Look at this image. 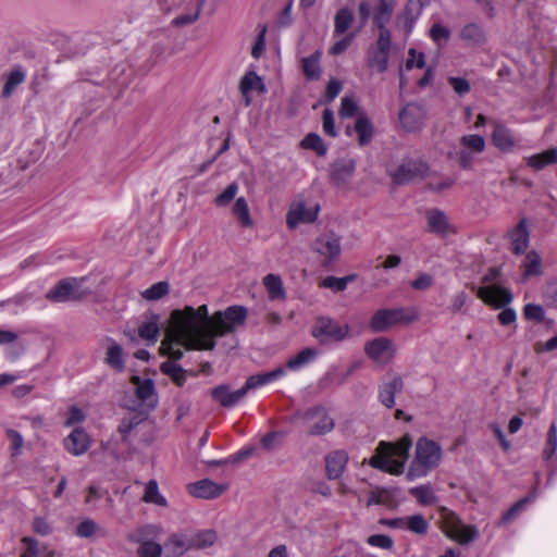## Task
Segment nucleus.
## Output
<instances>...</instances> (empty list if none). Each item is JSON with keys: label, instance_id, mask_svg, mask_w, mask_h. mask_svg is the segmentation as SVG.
I'll use <instances>...</instances> for the list:
<instances>
[{"label": "nucleus", "instance_id": "f257e3e1", "mask_svg": "<svg viewBox=\"0 0 557 557\" xmlns=\"http://www.w3.org/2000/svg\"><path fill=\"white\" fill-rule=\"evenodd\" d=\"M248 311L243 306H230L209 317L207 305L197 309L186 306L173 310L162 349L174 359H181L185 350H212L215 338L235 332L246 322Z\"/></svg>", "mask_w": 557, "mask_h": 557}, {"label": "nucleus", "instance_id": "f03ea898", "mask_svg": "<svg viewBox=\"0 0 557 557\" xmlns=\"http://www.w3.org/2000/svg\"><path fill=\"white\" fill-rule=\"evenodd\" d=\"M411 445L409 434H405L395 443L381 442L369 465L389 474L399 475L404 472Z\"/></svg>", "mask_w": 557, "mask_h": 557}, {"label": "nucleus", "instance_id": "7ed1b4c3", "mask_svg": "<svg viewBox=\"0 0 557 557\" xmlns=\"http://www.w3.org/2000/svg\"><path fill=\"white\" fill-rule=\"evenodd\" d=\"M441 446L433 440L420 437L416 443L414 455L407 471V478L414 480L428 475L442 460Z\"/></svg>", "mask_w": 557, "mask_h": 557}, {"label": "nucleus", "instance_id": "20e7f679", "mask_svg": "<svg viewBox=\"0 0 557 557\" xmlns=\"http://www.w3.org/2000/svg\"><path fill=\"white\" fill-rule=\"evenodd\" d=\"M418 318V311L413 307L381 309L372 315L370 326L374 332H383L396 324L412 323Z\"/></svg>", "mask_w": 557, "mask_h": 557}, {"label": "nucleus", "instance_id": "39448f33", "mask_svg": "<svg viewBox=\"0 0 557 557\" xmlns=\"http://www.w3.org/2000/svg\"><path fill=\"white\" fill-rule=\"evenodd\" d=\"M297 416L305 422L307 433L311 436L329 434L335 428V420L324 406H313Z\"/></svg>", "mask_w": 557, "mask_h": 557}, {"label": "nucleus", "instance_id": "423d86ee", "mask_svg": "<svg viewBox=\"0 0 557 557\" xmlns=\"http://www.w3.org/2000/svg\"><path fill=\"white\" fill-rule=\"evenodd\" d=\"M442 528L449 539L461 545L469 544L479 536L475 527L463 524L455 512L447 509L442 511Z\"/></svg>", "mask_w": 557, "mask_h": 557}, {"label": "nucleus", "instance_id": "0eeeda50", "mask_svg": "<svg viewBox=\"0 0 557 557\" xmlns=\"http://www.w3.org/2000/svg\"><path fill=\"white\" fill-rule=\"evenodd\" d=\"M160 10L171 12L184 7V12L172 20V25L182 27L195 23L200 15L205 0H156Z\"/></svg>", "mask_w": 557, "mask_h": 557}, {"label": "nucleus", "instance_id": "6e6552de", "mask_svg": "<svg viewBox=\"0 0 557 557\" xmlns=\"http://www.w3.org/2000/svg\"><path fill=\"white\" fill-rule=\"evenodd\" d=\"M159 532L158 527L147 524L131 532L127 535V540L132 543L139 544L137 549L139 557H161L163 550L162 545L152 541Z\"/></svg>", "mask_w": 557, "mask_h": 557}, {"label": "nucleus", "instance_id": "1a4fd4ad", "mask_svg": "<svg viewBox=\"0 0 557 557\" xmlns=\"http://www.w3.org/2000/svg\"><path fill=\"white\" fill-rule=\"evenodd\" d=\"M349 334V325L342 324L330 318H319L312 327V336L321 344L341 342Z\"/></svg>", "mask_w": 557, "mask_h": 557}, {"label": "nucleus", "instance_id": "9d476101", "mask_svg": "<svg viewBox=\"0 0 557 557\" xmlns=\"http://www.w3.org/2000/svg\"><path fill=\"white\" fill-rule=\"evenodd\" d=\"M311 250L321 258L323 264H329L342 252L341 237L334 232L321 234L311 243Z\"/></svg>", "mask_w": 557, "mask_h": 557}, {"label": "nucleus", "instance_id": "9b49d317", "mask_svg": "<svg viewBox=\"0 0 557 557\" xmlns=\"http://www.w3.org/2000/svg\"><path fill=\"white\" fill-rule=\"evenodd\" d=\"M319 214V206L308 207L304 199H295L286 213V225L295 230L299 224L312 223Z\"/></svg>", "mask_w": 557, "mask_h": 557}, {"label": "nucleus", "instance_id": "f8f14e48", "mask_svg": "<svg viewBox=\"0 0 557 557\" xmlns=\"http://www.w3.org/2000/svg\"><path fill=\"white\" fill-rule=\"evenodd\" d=\"M366 355L376 364L385 366L389 363L395 356V346L386 337H377L366 344Z\"/></svg>", "mask_w": 557, "mask_h": 557}, {"label": "nucleus", "instance_id": "ddd939ff", "mask_svg": "<svg viewBox=\"0 0 557 557\" xmlns=\"http://www.w3.org/2000/svg\"><path fill=\"white\" fill-rule=\"evenodd\" d=\"M428 170L429 168L423 161L409 160L391 172V177L395 184L403 185L424 177L428 174Z\"/></svg>", "mask_w": 557, "mask_h": 557}, {"label": "nucleus", "instance_id": "4468645a", "mask_svg": "<svg viewBox=\"0 0 557 557\" xmlns=\"http://www.w3.org/2000/svg\"><path fill=\"white\" fill-rule=\"evenodd\" d=\"M78 289L79 283L76 278H64L47 293L46 298L52 302L75 300L81 297Z\"/></svg>", "mask_w": 557, "mask_h": 557}, {"label": "nucleus", "instance_id": "2eb2a0df", "mask_svg": "<svg viewBox=\"0 0 557 557\" xmlns=\"http://www.w3.org/2000/svg\"><path fill=\"white\" fill-rule=\"evenodd\" d=\"M404 389V381L400 375L386 376L377 387L379 401L391 409L395 406V395Z\"/></svg>", "mask_w": 557, "mask_h": 557}, {"label": "nucleus", "instance_id": "dca6fc26", "mask_svg": "<svg viewBox=\"0 0 557 557\" xmlns=\"http://www.w3.org/2000/svg\"><path fill=\"white\" fill-rule=\"evenodd\" d=\"M478 297L486 305L496 309L503 308L512 301V294L509 289L499 285L482 286L478 289Z\"/></svg>", "mask_w": 557, "mask_h": 557}, {"label": "nucleus", "instance_id": "f3484780", "mask_svg": "<svg viewBox=\"0 0 557 557\" xmlns=\"http://www.w3.org/2000/svg\"><path fill=\"white\" fill-rule=\"evenodd\" d=\"M227 488L226 484H219L209 479H203L188 484V493L197 498L214 499L221 496Z\"/></svg>", "mask_w": 557, "mask_h": 557}, {"label": "nucleus", "instance_id": "a211bd4d", "mask_svg": "<svg viewBox=\"0 0 557 557\" xmlns=\"http://www.w3.org/2000/svg\"><path fill=\"white\" fill-rule=\"evenodd\" d=\"M424 112L419 104L408 103L399 112V123L407 132H416L421 128Z\"/></svg>", "mask_w": 557, "mask_h": 557}, {"label": "nucleus", "instance_id": "6ab92c4d", "mask_svg": "<svg viewBox=\"0 0 557 557\" xmlns=\"http://www.w3.org/2000/svg\"><path fill=\"white\" fill-rule=\"evenodd\" d=\"M493 145L503 152H511L518 146V140L513 136L510 128L500 122H494V131L492 133Z\"/></svg>", "mask_w": 557, "mask_h": 557}, {"label": "nucleus", "instance_id": "aec40b11", "mask_svg": "<svg viewBox=\"0 0 557 557\" xmlns=\"http://www.w3.org/2000/svg\"><path fill=\"white\" fill-rule=\"evenodd\" d=\"M428 231L438 236H446L455 232L444 211L440 209H430L425 213Z\"/></svg>", "mask_w": 557, "mask_h": 557}, {"label": "nucleus", "instance_id": "412c9836", "mask_svg": "<svg viewBox=\"0 0 557 557\" xmlns=\"http://www.w3.org/2000/svg\"><path fill=\"white\" fill-rule=\"evenodd\" d=\"M90 443V437L83 428H75L64 438V447L73 456L84 455L89 449Z\"/></svg>", "mask_w": 557, "mask_h": 557}, {"label": "nucleus", "instance_id": "4be33fe9", "mask_svg": "<svg viewBox=\"0 0 557 557\" xmlns=\"http://www.w3.org/2000/svg\"><path fill=\"white\" fill-rule=\"evenodd\" d=\"M239 90L244 98L245 106L248 107L251 103V92L257 91L258 94H264L267 88L263 79L255 71H247L240 78Z\"/></svg>", "mask_w": 557, "mask_h": 557}, {"label": "nucleus", "instance_id": "5701e85b", "mask_svg": "<svg viewBox=\"0 0 557 557\" xmlns=\"http://www.w3.org/2000/svg\"><path fill=\"white\" fill-rule=\"evenodd\" d=\"M507 236L511 244V251L516 255L523 253L528 249L530 243V233L527 220L521 219L519 223L508 232Z\"/></svg>", "mask_w": 557, "mask_h": 557}, {"label": "nucleus", "instance_id": "b1692460", "mask_svg": "<svg viewBox=\"0 0 557 557\" xmlns=\"http://www.w3.org/2000/svg\"><path fill=\"white\" fill-rule=\"evenodd\" d=\"M348 462V454L343 449H337L329 453L325 456V471L330 480L338 479Z\"/></svg>", "mask_w": 557, "mask_h": 557}, {"label": "nucleus", "instance_id": "393cba45", "mask_svg": "<svg viewBox=\"0 0 557 557\" xmlns=\"http://www.w3.org/2000/svg\"><path fill=\"white\" fill-rule=\"evenodd\" d=\"M422 10L423 3L421 0H408L403 12L397 17V25L409 34L422 14Z\"/></svg>", "mask_w": 557, "mask_h": 557}, {"label": "nucleus", "instance_id": "a878e982", "mask_svg": "<svg viewBox=\"0 0 557 557\" xmlns=\"http://www.w3.org/2000/svg\"><path fill=\"white\" fill-rule=\"evenodd\" d=\"M164 546L170 557H181L193 549L189 533H174L170 535Z\"/></svg>", "mask_w": 557, "mask_h": 557}, {"label": "nucleus", "instance_id": "bb28decb", "mask_svg": "<svg viewBox=\"0 0 557 557\" xmlns=\"http://www.w3.org/2000/svg\"><path fill=\"white\" fill-rule=\"evenodd\" d=\"M212 397L223 407H232L245 397V389L240 387L236 391H230L226 385H219L211 392Z\"/></svg>", "mask_w": 557, "mask_h": 557}, {"label": "nucleus", "instance_id": "cd10ccee", "mask_svg": "<svg viewBox=\"0 0 557 557\" xmlns=\"http://www.w3.org/2000/svg\"><path fill=\"white\" fill-rule=\"evenodd\" d=\"M285 375V370L283 368H277L273 371L267 372V373H259L256 375H251L247 379L245 385L243 386V389H245V395L249 389L259 388L263 385H267L269 383H272L282 376Z\"/></svg>", "mask_w": 557, "mask_h": 557}, {"label": "nucleus", "instance_id": "c85d7f7f", "mask_svg": "<svg viewBox=\"0 0 557 557\" xmlns=\"http://www.w3.org/2000/svg\"><path fill=\"white\" fill-rule=\"evenodd\" d=\"M160 351L162 355L169 356L172 359L161 363V372L169 375L177 386H183L186 382V371L175 363L177 359H174L169 352L163 351L162 345L160 346Z\"/></svg>", "mask_w": 557, "mask_h": 557}, {"label": "nucleus", "instance_id": "c756f323", "mask_svg": "<svg viewBox=\"0 0 557 557\" xmlns=\"http://www.w3.org/2000/svg\"><path fill=\"white\" fill-rule=\"evenodd\" d=\"M132 382L136 386L137 398L147 405L154 406L157 399L152 380H140L138 376H133Z\"/></svg>", "mask_w": 557, "mask_h": 557}, {"label": "nucleus", "instance_id": "7c9ffc66", "mask_svg": "<svg viewBox=\"0 0 557 557\" xmlns=\"http://www.w3.org/2000/svg\"><path fill=\"white\" fill-rule=\"evenodd\" d=\"M524 160L530 168L536 171L557 164V148H549L541 153L527 157Z\"/></svg>", "mask_w": 557, "mask_h": 557}, {"label": "nucleus", "instance_id": "2f4dec72", "mask_svg": "<svg viewBox=\"0 0 557 557\" xmlns=\"http://www.w3.org/2000/svg\"><path fill=\"white\" fill-rule=\"evenodd\" d=\"M4 86L2 96L10 97L15 88L21 85L26 78V71L21 65H15L8 74L3 75Z\"/></svg>", "mask_w": 557, "mask_h": 557}, {"label": "nucleus", "instance_id": "473e14b6", "mask_svg": "<svg viewBox=\"0 0 557 557\" xmlns=\"http://www.w3.org/2000/svg\"><path fill=\"white\" fill-rule=\"evenodd\" d=\"M108 346H107V352H106V363L114 369L115 371H123L125 363L123 359V349L121 345H119L116 342H114L111 338L107 339Z\"/></svg>", "mask_w": 557, "mask_h": 557}, {"label": "nucleus", "instance_id": "72a5a7b5", "mask_svg": "<svg viewBox=\"0 0 557 557\" xmlns=\"http://www.w3.org/2000/svg\"><path fill=\"white\" fill-rule=\"evenodd\" d=\"M355 132L358 136V144L360 146L368 145L374 135V127L370 119L363 114L359 115L355 123Z\"/></svg>", "mask_w": 557, "mask_h": 557}, {"label": "nucleus", "instance_id": "f704fd0d", "mask_svg": "<svg viewBox=\"0 0 557 557\" xmlns=\"http://www.w3.org/2000/svg\"><path fill=\"white\" fill-rule=\"evenodd\" d=\"M322 52L314 51L311 55L301 59L302 72L307 79L314 81L321 75L320 60Z\"/></svg>", "mask_w": 557, "mask_h": 557}, {"label": "nucleus", "instance_id": "c9c22d12", "mask_svg": "<svg viewBox=\"0 0 557 557\" xmlns=\"http://www.w3.org/2000/svg\"><path fill=\"white\" fill-rule=\"evenodd\" d=\"M191 548L203 549L211 547L218 540L216 532L213 530H198L189 533Z\"/></svg>", "mask_w": 557, "mask_h": 557}, {"label": "nucleus", "instance_id": "e433bc0d", "mask_svg": "<svg viewBox=\"0 0 557 557\" xmlns=\"http://www.w3.org/2000/svg\"><path fill=\"white\" fill-rule=\"evenodd\" d=\"M24 552L21 557H53L54 552L47 546H40L39 543L33 539L25 536L22 539Z\"/></svg>", "mask_w": 557, "mask_h": 557}, {"label": "nucleus", "instance_id": "4c0bfd02", "mask_svg": "<svg viewBox=\"0 0 557 557\" xmlns=\"http://www.w3.org/2000/svg\"><path fill=\"white\" fill-rule=\"evenodd\" d=\"M233 215L237 219L238 223L244 227H252L253 220L250 215V210L247 200L244 197L236 198L232 208Z\"/></svg>", "mask_w": 557, "mask_h": 557}, {"label": "nucleus", "instance_id": "58836bf2", "mask_svg": "<svg viewBox=\"0 0 557 557\" xmlns=\"http://www.w3.org/2000/svg\"><path fill=\"white\" fill-rule=\"evenodd\" d=\"M460 38L471 46H479L485 41L483 29L475 23L465 25L460 30Z\"/></svg>", "mask_w": 557, "mask_h": 557}, {"label": "nucleus", "instance_id": "ea45409f", "mask_svg": "<svg viewBox=\"0 0 557 557\" xmlns=\"http://www.w3.org/2000/svg\"><path fill=\"white\" fill-rule=\"evenodd\" d=\"M354 22V13L348 8L339 9L334 17V36H339L346 33Z\"/></svg>", "mask_w": 557, "mask_h": 557}, {"label": "nucleus", "instance_id": "a19ab883", "mask_svg": "<svg viewBox=\"0 0 557 557\" xmlns=\"http://www.w3.org/2000/svg\"><path fill=\"white\" fill-rule=\"evenodd\" d=\"M409 494L422 506L433 505L437 500L434 490L430 484L411 487Z\"/></svg>", "mask_w": 557, "mask_h": 557}, {"label": "nucleus", "instance_id": "79ce46f5", "mask_svg": "<svg viewBox=\"0 0 557 557\" xmlns=\"http://www.w3.org/2000/svg\"><path fill=\"white\" fill-rule=\"evenodd\" d=\"M318 356V351L313 348H305L295 357L288 359L286 367L292 371H297L308 363L312 362Z\"/></svg>", "mask_w": 557, "mask_h": 557}, {"label": "nucleus", "instance_id": "37998d69", "mask_svg": "<svg viewBox=\"0 0 557 557\" xmlns=\"http://www.w3.org/2000/svg\"><path fill=\"white\" fill-rule=\"evenodd\" d=\"M143 502L147 504H153L159 507H166L168 500L166 498L159 492L158 482L156 480H150L145 487V493L143 496Z\"/></svg>", "mask_w": 557, "mask_h": 557}, {"label": "nucleus", "instance_id": "c03bdc74", "mask_svg": "<svg viewBox=\"0 0 557 557\" xmlns=\"http://www.w3.org/2000/svg\"><path fill=\"white\" fill-rule=\"evenodd\" d=\"M263 285L269 294L270 299H283L285 290L282 278L275 274H268L263 277Z\"/></svg>", "mask_w": 557, "mask_h": 557}, {"label": "nucleus", "instance_id": "a18cd8bd", "mask_svg": "<svg viewBox=\"0 0 557 557\" xmlns=\"http://www.w3.org/2000/svg\"><path fill=\"white\" fill-rule=\"evenodd\" d=\"M138 336L147 344L153 345L158 341L159 325L156 319L143 322L138 326Z\"/></svg>", "mask_w": 557, "mask_h": 557}, {"label": "nucleus", "instance_id": "49530a36", "mask_svg": "<svg viewBox=\"0 0 557 557\" xmlns=\"http://www.w3.org/2000/svg\"><path fill=\"white\" fill-rule=\"evenodd\" d=\"M523 276H536L542 273V259L536 251H530L527 253L522 263Z\"/></svg>", "mask_w": 557, "mask_h": 557}, {"label": "nucleus", "instance_id": "de8ad7c7", "mask_svg": "<svg viewBox=\"0 0 557 557\" xmlns=\"http://www.w3.org/2000/svg\"><path fill=\"white\" fill-rule=\"evenodd\" d=\"M395 0H380L373 14V24L386 25L393 14Z\"/></svg>", "mask_w": 557, "mask_h": 557}, {"label": "nucleus", "instance_id": "09e8293b", "mask_svg": "<svg viewBox=\"0 0 557 557\" xmlns=\"http://www.w3.org/2000/svg\"><path fill=\"white\" fill-rule=\"evenodd\" d=\"M405 529L417 535H425L429 531V522L420 515L405 517Z\"/></svg>", "mask_w": 557, "mask_h": 557}, {"label": "nucleus", "instance_id": "8fccbe9b", "mask_svg": "<svg viewBox=\"0 0 557 557\" xmlns=\"http://www.w3.org/2000/svg\"><path fill=\"white\" fill-rule=\"evenodd\" d=\"M459 144L461 148L474 152L475 154L483 152L486 147L484 137L478 134L463 135Z\"/></svg>", "mask_w": 557, "mask_h": 557}, {"label": "nucleus", "instance_id": "3c124183", "mask_svg": "<svg viewBox=\"0 0 557 557\" xmlns=\"http://www.w3.org/2000/svg\"><path fill=\"white\" fill-rule=\"evenodd\" d=\"M388 52L371 49L368 55V66L374 69L379 73H383L388 66Z\"/></svg>", "mask_w": 557, "mask_h": 557}, {"label": "nucleus", "instance_id": "603ef678", "mask_svg": "<svg viewBox=\"0 0 557 557\" xmlns=\"http://www.w3.org/2000/svg\"><path fill=\"white\" fill-rule=\"evenodd\" d=\"M304 149L313 150L318 156L324 157L327 152L322 138L315 133H309L300 143Z\"/></svg>", "mask_w": 557, "mask_h": 557}, {"label": "nucleus", "instance_id": "864d4df0", "mask_svg": "<svg viewBox=\"0 0 557 557\" xmlns=\"http://www.w3.org/2000/svg\"><path fill=\"white\" fill-rule=\"evenodd\" d=\"M429 36L438 48H442L450 39L451 32L447 26L434 23L429 30Z\"/></svg>", "mask_w": 557, "mask_h": 557}, {"label": "nucleus", "instance_id": "5fc2aeb1", "mask_svg": "<svg viewBox=\"0 0 557 557\" xmlns=\"http://www.w3.org/2000/svg\"><path fill=\"white\" fill-rule=\"evenodd\" d=\"M169 293L168 282L161 281L141 293L143 298L147 300H159Z\"/></svg>", "mask_w": 557, "mask_h": 557}, {"label": "nucleus", "instance_id": "6e6d98bb", "mask_svg": "<svg viewBox=\"0 0 557 557\" xmlns=\"http://www.w3.org/2000/svg\"><path fill=\"white\" fill-rule=\"evenodd\" d=\"M238 188L237 183L227 185L226 188L214 198V205L220 208L228 206L231 201L235 199Z\"/></svg>", "mask_w": 557, "mask_h": 557}, {"label": "nucleus", "instance_id": "4d7b16f0", "mask_svg": "<svg viewBox=\"0 0 557 557\" xmlns=\"http://www.w3.org/2000/svg\"><path fill=\"white\" fill-rule=\"evenodd\" d=\"M366 543L375 548L392 550L394 548V540L386 534H372L367 537Z\"/></svg>", "mask_w": 557, "mask_h": 557}, {"label": "nucleus", "instance_id": "13d9d810", "mask_svg": "<svg viewBox=\"0 0 557 557\" xmlns=\"http://www.w3.org/2000/svg\"><path fill=\"white\" fill-rule=\"evenodd\" d=\"M5 435L10 442V451L12 457L20 456L24 445V438L20 432L13 429H7Z\"/></svg>", "mask_w": 557, "mask_h": 557}, {"label": "nucleus", "instance_id": "bf43d9fd", "mask_svg": "<svg viewBox=\"0 0 557 557\" xmlns=\"http://www.w3.org/2000/svg\"><path fill=\"white\" fill-rule=\"evenodd\" d=\"M557 450V425L555 422L550 423L548 433H547V443L546 448L543 451V457L545 459H550Z\"/></svg>", "mask_w": 557, "mask_h": 557}, {"label": "nucleus", "instance_id": "052dcab7", "mask_svg": "<svg viewBox=\"0 0 557 557\" xmlns=\"http://www.w3.org/2000/svg\"><path fill=\"white\" fill-rule=\"evenodd\" d=\"M379 29V38L376 41V47L374 49L385 51L389 53L391 50V33L387 29L386 25L383 24H374Z\"/></svg>", "mask_w": 557, "mask_h": 557}, {"label": "nucleus", "instance_id": "680f3d73", "mask_svg": "<svg viewBox=\"0 0 557 557\" xmlns=\"http://www.w3.org/2000/svg\"><path fill=\"white\" fill-rule=\"evenodd\" d=\"M523 315L527 320L541 322L544 320L545 312L541 305L527 304L523 308Z\"/></svg>", "mask_w": 557, "mask_h": 557}, {"label": "nucleus", "instance_id": "e2e57ef3", "mask_svg": "<svg viewBox=\"0 0 557 557\" xmlns=\"http://www.w3.org/2000/svg\"><path fill=\"white\" fill-rule=\"evenodd\" d=\"M98 529L99 527L94 520L85 519L76 527V535L84 539L91 537Z\"/></svg>", "mask_w": 557, "mask_h": 557}, {"label": "nucleus", "instance_id": "0e129e2a", "mask_svg": "<svg viewBox=\"0 0 557 557\" xmlns=\"http://www.w3.org/2000/svg\"><path fill=\"white\" fill-rule=\"evenodd\" d=\"M265 34H267V26L265 25H259V34L256 38V41L251 48V55L255 59H259L265 48Z\"/></svg>", "mask_w": 557, "mask_h": 557}, {"label": "nucleus", "instance_id": "69168bd1", "mask_svg": "<svg viewBox=\"0 0 557 557\" xmlns=\"http://www.w3.org/2000/svg\"><path fill=\"white\" fill-rule=\"evenodd\" d=\"M532 500V497H524L513 504L502 517V523L510 522Z\"/></svg>", "mask_w": 557, "mask_h": 557}, {"label": "nucleus", "instance_id": "338daca9", "mask_svg": "<svg viewBox=\"0 0 557 557\" xmlns=\"http://www.w3.org/2000/svg\"><path fill=\"white\" fill-rule=\"evenodd\" d=\"M475 153L471 152L467 149L460 147V150L457 152V162L459 166L463 170H471L474 163Z\"/></svg>", "mask_w": 557, "mask_h": 557}, {"label": "nucleus", "instance_id": "774afa93", "mask_svg": "<svg viewBox=\"0 0 557 557\" xmlns=\"http://www.w3.org/2000/svg\"><path fill=\"white\" fill-rule=\"evenodd\" d=\"M85 419H86V416H85L84 411L81 408H78L77 406H72L69 409V414L64 421V425L70 428V426H73V425L84 422Z\"/></svg>", "mask_w": 557, "mask_h": 557}]
</instances>
